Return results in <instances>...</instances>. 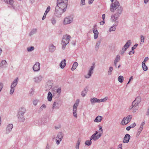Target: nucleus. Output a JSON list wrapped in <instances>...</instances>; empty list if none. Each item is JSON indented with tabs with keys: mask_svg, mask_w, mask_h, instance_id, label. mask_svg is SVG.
<instances>
[{
	"mask_svg": "<svg viewBox=\"0 0 149 149\" xmlns=\"http://www.w3.org/2000/svg\"><path fill=\"white\" fill-rule=\"evenodd\" d=\"M112 2L110 6V10L111 12H113L116 10V13L115 14L111 15V20L112 22L116 21L117 20L120 15L121 14L123 10V8L120 6V4L118 1L117 0H110Z\"/></svg>",
	"mask_w": 149,
	"mask_h": 149,
	"instance_id": "obj_1",
	"label": "nucleus"
},
{
	"mask_svg": "<svg viewBox=\"0 0 149 149\" xmlns=\"http://www.w3.org/2000/svg\"><path fill=\"white\" fill-rule=\"evenodd\" d=\"M139 106L138 104H137L135 103L134 102H133L132 103V105L130 106L129 108V111L132 110V112L133 113H135L138 111Z\"/></svg>",
	"mask_w": 149,
	"mask_h": 149,
	"instance_id": "obj_2",
	"label": "nucleus"
},
{
	"mask_svg": "<svg viewBox=\"0 0 149 149\" xmlns=\"http://www.w3.org/2000/svg\"><path fill=\"white\" fill-rule=\"evenodd\" d=\"M65 12L58 6H56L54 14L56 17H60L61 16L62 14Z\"/></svg>",
	"mask_w": 149,
	"mask_h": 149,
	"instance_id": "obj_3",
	"label": "nucleus"
},
{
	"mask_svg": "<svg viewBox=\"0 0 149 149\" xmlns=\"http://www.w3.org/2000/svg\"><path fill=\"white\" fill-rule=\"evenodd\" d=\"M68 5V3L57 2L56 6L65 11Z\"/></svg>",
	"mask_w": 149,
	"mask_h": 149,
	"instance_id": "obj_4",
	"label": "nucleus"
},
{
	"mask_svg": "<svg viewBox=\"0 0 149 149\" xmlns=\"http://www.w3.org/2000/svg\"><path fill=\"white\" fill-rule=\"evenodd\" d=\"M132 115H130L127 116V117H125L123 119L122 123H122V125H123L124 124L125 125L129 123L131 119H132Z\"/></svg>",
	"mask_w": 149,
	"mask_h": 149,
	"instance_id": "obj_5",
	"label": "nucleus"
},
{
	"mask_svg": "<svg viewBox=\"0 0 149 149\" xmlns=\"http://www.w3.org/2000/svg\"><path fill=\"white\" fill-rule=\"evenodd\" d=\"M95 63H93L92 64V65L91 66L88 73L85 76V78H88L91 76V74L93 73V70L95 68Z\"/></svg>",
	"mask_w": 149,
	"mask_h": 149,
	"instance_id": "obj_6",
	"label": "nucleus"
},
{
	"mask_svg": "<svg viewBox=\"0 0 149 149\" xmlns=\"http://www.w3.org/2000/svg\"><path fill=\"white\" fill-rule=\"evenodd\" d=\"M73 17L72 16H69L65 18L64 20V24H67L71 23L73 21Z\"/></svg>",
	"mask_w": 149,
	"mask_h": 149,
	"instance_id": "obj_7",
	"label": "nucleus"
},
{
	"mask_svg": "<svg viewBox=\"0 0 149 149\" xmlns=\"http://www.w3.org/2000/svg\"><path fill=\"white\" fill-rule=\"evenodd\" d=\"M70 38V35H66L64 36L62 40V43L67 44L69 42Z\"/></svg>",
	"mask_w": 149,
	"mask_h": 149,
	"instance_id": "obj_8",
	"label": "nucleus"
},
{
	"mask_svg": "<svg viewBox=\"0 0 149 149\" xmlns=\"http://www.w3.org/2000/svg\"><path fill=\"white\" fill-rule=\"evenodd\" d=\"M93 31L94 33V37L95 39H96L98 38L99 32L97 28L96 25L94 26L93 29Z\"/></svg>",
	"mask_w": 149,
	"mask_h": 149,
	"instance_id": "obj_9",
	"label": "nucleus"
},
{
	"mask_svg": "<svg viewBox=\"0 0 149 149\" xmlns=\"http://www.w3.org/2000/svg\"><path fill=\"white\" fill-rule=\"evenodd\" d=\"M98 133V132H96V133L93 134L91 137V138L90 139V140L93 139L94 140H96L98 139L101 136V133H99L97 135H96Z\"/></svg>",
	"mask_w": 149,
	"mask_h": 149,
	"instance_id": "obj_10",
	"label": "nucleus"
},
{
	"mask_svg": "<svg viewBox=\"0 0 149 149\" xmlns=\"http://www.w3.org/2000/svg\"><path fill=\"white\" fill-rule=\"evenodd\" d=\"M110 20H111V19H110ZM111 21L112 22H115V24H113V25L110 27V28L109 29V31L110 32H111L112 31H114L116 30V26H117L118 24V22L117 21V20H116V21L114 22H112L111 21Z\"/></svg>",
	"mask_w": 149,
	"mask_h": 149,
	"instance_id": "obj_11",
	"label": "nucleus"
},
{
	"mask_svg": "<svg viewBox=\"0 0 149 149\" xmlns=\"http://www.w3.org/2000/svg\"><path fill=\"white\" fill-rule=\"evenodd\" d=\"M40 64L38 62H36L33 66V68L34 71H38L40 69Z\"/></svg>",
	"mask_w": 149,
	"mask_h": 149,
	"instance_id": "obj_12",
	"label": "nucleus"
},
{
	"mask_svg": "<svg viewBox=\"0 0 149 149\" xmlns=\"http://www.w3.org/2000/svg\"><path fill=\"white\" fill-rule=\"evenodd\" d=\"M130 139V136L129 134H126L125 136L123 138V143H127L129 142Z\"/></svg>",
	"mask_w": 149,
	"mask_h": 149,
	"instance_id": "obj_13",
	"label": "nucleus"
},
{
	"mask_svg": "<svg viewBox=\"0 0 149 149\" xmlns=\"http://www.w3.org/2000/svg\"><path fill=\"white\" fill-rule=\"evenodd\" d=\"M79 100H77L75 103H74L73 106V111H76L77 107L78 106L79 103Z\"/></svg>",
	"mask_w": 149,
	"mask_h": 149,
	"instance_id": "obj_14",
	"label": "nucleus"
},
{
	"mask_svg": "<svg viewBox=\"0 0 149 149\" xmlns=\"http://www.w3.org/2000/svg\"><path fill=\"white\" fill-rule=\"evenodd\" d=\"M60 106V104H59L58 102L57 101H55L53 105L52 108L54 109H58Z\"/></svg>",
	"mask_w": 149,
	"mask_h": 149,
	"instance_id": "obj_15",
	"label": "nucleus"
},
{
	"mask_svg": "<svg viewBox=\"0 0 149 149\" xmlns=\"http://www.w3.org/2000/svg\"><path fill=\"white\" fill-rule=\"evenodd\" d=\"M17 116L18 117V120L19 122H24L25 118L23 116V115L18 114Z\"/></svg>",
	"mask_w": 149,
	"mask_h": 149,
	"instance_id": "obj_16",
	"label": "nucleus"
},
{
	"mask_svg": "<svg viewBox=\"0 0 149 149\" xmlns=\"http://www.w3.org/2000/svg\"><path fill=\"white\" fill-rule=\"evenodd\" d=\"M144 124H145L144 122H143V123H141V125L139 128L138 130V132L137 133V134L138 135H139L140 134L141 131L143 130V126Z\"/></svg>",
	"mask_w": 149,
	"mask_h": 149,
	"instance_id": "obj_17",
	"label": "nucleus"
},
{
	"mask_svg": "<svg viewBox=\"0 0 149 149\" xmlns=\"http://www.w3.org/2000/svg\"><path fill=\"white\" fill-rule=\"evenodd\" d=\"M13 127V125L12 124H10L8 125L7 127V130H6V133H9Z\"/></svg>",
	"mask_w": 149,
	"mask_h": 149,
	"instance_id": "obj_18",
	"label": "nucleus"
},
{
	"mask_svg": "<svg viewBox=\"0 0 149 149\" xmlns=\"http://www.w3.org/2000/svg\"><path fill=\"white\" fill-rule=\"evenodd\" d=\"M18 78L17 77L15 79L13 82L11 84V87L14 88L17 85V84L18 82Z\"/></svg>",
	"mask_w": 149,
	"mask_h": 149,
	"instance_id": "obj_19",
	"label": "nucleus"
},
{
	"mask_svg": "<svg viewBox=\"0 0 149 149\" xmlns=\"http://www.w3.org/2000/svg\"><path fill=\"white\" fill-rule=\"evenodd\" d=\"M56 49L55 46L52 44L50 45L49 47V50L51 52H53Z\"/></svg>",
	"mask_w": 149,
	"mask_h": 149,
	"instance_id": "obj_20",
	"label": "nucleus"
},
{
	"mask_svg": "<svg viewBox=\"0 0 149 149\" xmlns=\"http://www.w3.org/2000/svg\"><path fill=\"white\" fill-rule=\"evenodd\" d=\"M26 111V109L24 108H21L19 109V111L18 112L19 114L23 115Z\"/></svg>",
	"mask_w": 149,
	"mask_h": 149,
	"instance_id": "obj_21",
	"label": "nucleus"
},
{
	"mask_svg": "<svg viewBox=\"0 0 149 149\" xmlns=\"http://www.w3.org/2000/svg\"><path fill=\"white\" fill-rule=\"evenodd\" d=\"M141 100V97L139 96H138L136 98L135 100L133 102H134L135 103L139 105V103L140 102Z\"/></svg>",
	"mask_w": 149,
	"mask_h": 149,
	"instance_id": "obj_22",
	"label": "nucleus"
},
{
	"mask_svg": "<svg viewBox=\"0 0 149 149\" xmlns=\"http://www.w3.org/2000/svg\"><path fill=\"white\" fill-rule=\"evenodd\" d=\"M66 65V60H63L61 63L60 64V66L62 68H63Z\"/></svg>",
	"mask_w": 149,
	"mask_h": 149,
	"instance_id": "obj_23",
	"label": "nucleus"
},
{
	"mask_svg": "<svg viewBox=\"0 0 149 149\" xmlns=\"http://www.w3.org/2000/svg\"><path fill=\"white\" fill-rule=\"evenodd\" d=\"M42 78V76L40 75L38 77H35L34 78V81L36 82H39L41 81Z\"/></svg>",
	"mask_w": 149,
	"mask_h": 149,
	"instance_id": "obj_24",
	"label": "nucleus"
},
{
	"mask_svg": "<svg viewBox=\"0 0 149 149\" xmlns=\"http://www.w3.org/2000/svg\"><path fill=\"white\" fill-rule=\"evenodd\" d=\"M63 133L60 132L58 134L56 138L57 139H60V140H61L63 138Z\"/></svg>",
	"mask_w": 149,
	"mask_h": 149,
	"instance_id": "obj_25",
	"label": "nucleus"
},
{
	"mask_svg": "<svg viewBox=\"0 0 149 149\" xmlns=\"http://www.w3.org/2000/svg\"><path fill=\"white\" fill-rule=\"evenodd\" d=\"M52 95L50 92H49L48 94L47 99L49 101H51L52 99Z\"/></svg>",
	"mask_w": 149,
	"mask_h": 149,
	"instance_id": "obj_26",
	"label": "nucleus"
},
{
	"mask_svg": "<svg viewBox=\"0 0 149 149\" xmlns=\"http://www.w3.org/2000/svg\"><path fill=\"white\" fill-rule=\"evenodd\" d=\"M101 120L102 117L100 116H98L94 120V121L96 122H99L101 121Z\"/></svg>",
	"mask_w": 149,
	"mask_h": 149,
	"instance_id": "obj_27",
	"label": "nucleus"
},
{
	"mask_svg": "<svg viewBox=\"0 0 149 149\" xmlns=\"http://www.w3.org/2000/svg\"><path fill=\"white\" fill-rule=\"evenodd\" d=\"M132 42L130 40H128L127 41V42L124 45L125 47H126L128 48L130 46Z\"/></svg>",
	"mask_w": 149,
	"mask_h": 149,
	"instance_id": "obj_28",
	"label": "nucleus"
},
{
	"mask_svg": "<svg viewBox=\"0 0 149 149\" xmlns=\"http://www.w3.org/2000/svg\"><path fill=\"white\" fill-rule=\"evenodd\" d=\"M4 1L6 3L10 5H13L14 3L13 0H4Z\"/></svg>",
	"mask_w": 149,
	"mask_h": 149,
	"instance_id": "obj_29",
	"label": "nucleus"
},
{
	"mask_svg": "<svg viewBox=\"0 0 149 149\" xmlns=\"http://www.w3.org/2000/svg\"><path fill=\"white\" fill-rule=\"evenodd\" d=\"M78 65V64L77 62H75L73 65L72 67L71 68V70L72 71L74 70L75 69L77 68V66Z\"/></svg>",
	"mask_w": 149,
	"mask_h": 149,
	"instance_id": "obj_30",
	"label": "nucleus"
},
{
	"mask_svg": "<svg viewBox=\"0 0 149 149\" xmlns=\"http://www.w3.org/2000/svg\"><path fill=\"white\" fill-rule=\"evenodd\" d=\"M118 80L120 83H122L123 81L124 77L122 76H120L118 78Z\"/></svg>",
	"mask_w": 149,
	"mask_h": 149,
	"instance_id": "obj_31",
	"label": "nucleus"
},
{
	"mask_svg": "<svg viewBox=\"0 0 149 149\" xmlns=\"http://www.w3.org/2000/svg\"><path fill=\"white\" fill-rule=\"evenodd\" d=\"M142 67L143 68V70L145 71H146L148 70V68L147 66L146 65L145 63H142Z\"/></svg>",
	"mask_w": 149,
	"mask_h": 149,
	"instance_id": "obj_32",
	"label": "nucleus"
},
{
	"mask_svg": "<svg viewBox=\"0 0 149 149\" xmlns=\"http://www.w3.org/2000/svg\"><path fill=\"white\" fill-rule=\"evenodd\" d=\"M120 59V57L119 55H117L115 59V60L114 62L118 63V62Z\"/></svg>",
	"mask_w": 149,
	"mask_h": 149,
	"instance_id": "obj_33",
	"label": "nucleus"
},
{
	"mask_svg": "<svg viewBox=\"0 0 149 149\" xmlns=\"http://www.w3.org/2000/svg\"><path fill=\"white\" fill-rule=\"evenodd\" d=\"M86 89V88H85L84 90L82 91L81 92V95L83 97H84L87 93V91Z\"/></svg>",
	"mask_w": 149,
	"mask_h": 149,
	"instance_id": "obj_34",
	"label": "nucleus"
},
{
	"mask_svg": "<svg viewBox=\"0 0 149 149\" xmlns=\"http://www.w3.org/2000/svg\"><path fill=\"white\" fill-rule=\"evenodd\" d=\"M101 41H99L98 42L96 43L95 46V48L96 49H98L99 47V46L100 44Z\"/></svg>",
	"mask_w": 149,
	"mask_h": 149,
	"instance_id": "obj_35",
	"label": "nucleus"
},
{
	"mask_svg": "<svg viewBox=\"0 0 149 149\" xmlns=\"http://www.w3.org/2000/svg\"><path fill=\"white\" fill-rule=\"evenodd\" d=\"M91 140L86 141L85 142V144L88 146L91 145L92 143Z\"/></svg>",
	"mask_w": 149,
	"mask_h": 149,
	"instance_id": "obj_36",
	"label": "nucleus"
},
{
	"mask_svg": "<svg viewBox=\"0 0 149 149\" xmlns=\"http://www.w3.org/2000/svg\"><path fill=\"white\" fill-rule=\"evenodd\" d=\"M7 63V62L5 60H3L1 62L0 64L1 66H3L4 65H6Z\"/></svg>",
	"mask_w": 149,
	"mask_h": 149,
	"instance_id": "obj_37",
	"label": "nucleus"
},
{
	"mask_svg": "<svg viewBox=\"0 0 149 149\" xmlns=\"http://www.w3.org/2000/svg\"><path fill=\"white\" fill-rule=\"evenodd\" d=\"M113 70V68L111 66L109 67V71L108 72V75H110L111 74V72L112 71V70Z\"/></svg>",
	"mask_w": 149,
	"mask_h": 149,
	"instance_id": "obj_38",
	"label": "nucleus"
},
{
	"mask_svg": "<svg viewBox=\"0 0 149 149\" xmlns=\"http://www.w3.org/2000/svg\"><path fill=\"white\" fill-rule=\"evenodd\" d=\"M37 31V30L36 29H34L32 30V31L30 32L29 35L31 36V35L34 34L36 33Z\"/></svg>",
	"mask_w": 149,
	"mask_h": 149,
	"instance_id": "obj_39",
	"label": "nucleus"
},
{
	"mask_svg": "<svg viewBox=\"0 0 149 149\" xmlns=\"http://www.w3.org/2000/svg\"><path fill=\"white\" fill-rule=\"evenodd\" d=\"M34 47L32 46L30 47H28L27 48V50L29 52H31L34 50Z\"/></svg>",
	"mask_w": 149,
	"mask_h": 149,
	"instance_id": "obj_40",
	"label": "nucleus"
},
{
	"mask_svg": "<svg viewBox=\"0 0 149 149\" xmlns=\"http://www.w3.org/2000/svg\"><path fill=\"white\" fill-rule=\"evenodd\" d=\"M141 42L140 44H143L144 42V37L143 35H141Z\"/></svg>",
	"mask_w": 149,
	"mask_h": 149,
	"instance_id": "obj_41",
	"label": "nucleus"
},
{
	"mask_svg": "<svg viewBox=\"0 0 149 149\" xmlns=\"http://www.w3.org/2000/svg\"><path fill=\"white\" fill-rule=\"evenodd\" d=\"M51 22L53 25L55 24L56 23V20L54 18H53L51 20Z\"/></svg>",
	"mask_w": 149,
	"mask_h": 149,
	"instance_id": "obj_42",
	"label": "nucleus"
},
{
	"mask_svg": "<svg viewBox=\"0 0 149 149\" xmlns=\"http://www.w3.org/2000/svg\"><path fill=\"white\" fill-rule=\"evenodd\" d=\"M138 45V44L136 43L133 47H132V51H134V49L136 48V47Z\"/></svg>",
	"mask_w": 149,
	"mask_h": 149,
	"instance_id": "obj_43",
	"label": "nucleus"
},
{
	"mask_svg": "<svg viewBox=\"0 0 149 149\" xmlns=\"http://www.w3.org/2000/svg\"><path fill=\"white\" fill-rule=\"evenodd\" d=\"M14 91V88L12 87H11V89H10V94H12L13 93Z\"/></svg>",
	"mask_w": 149,
	"mask_h": 149,
	"instance_id": "obj_44",
	"label": "nucleus"
},
{
	"mask_svg": "<svg viewBox=\"0 0 149 149\" xmlns=\"http://www.w3.org/2000/svg\"><path fill=\"white\" fill-rule=\"evenodd\" d=\"M96 98H93L91 100V102L92 103H93L94 102H96Z\"/></svg>",
	"mask_w": 149,
	"mask_h": 149,
	"instance_id": "obj_45",
	"label": "nucleus"
},
{
	"mask_svg": "<svg viewBox=\"0 0 149 149\" xmlns=\"http://www.w3.org/2000/svg\"><path fill=\"white\" fill-rule=\"evenodd\" d=\"M57 2L68 3V0H58Z\"/></svg>",
	"mask_w": 149,
	"mask_h": 149,
	"instance_id": "obj_46",
	"label": "nucleus"
},
{
	"mask_svg": "<svg viewBox=\"0 0 149 149\" xmlns=\"http://www.w3.org/2000/svg\"><path fill=\"white\" fill-rule=\"evenodd\" d=\"M50 6H48L47 7V9L45 11V13H47L50 11Z\"/></svg>",
	"mask_w": 149,
	"mask_h": 149,
	"instance_id": "obj_47",
	"label": "nucleus"
},
{
	"mask_svg": "<svg viewBox=\"0 0 149 149\" xmlns=\"http://www.w3.org/2000/svg\"><path fill=\"white\" fill-rule=\"evenodd\" d=\"M127 48H127L126 47H125V45H124V46H123V48L122 49V52H123V53H124L125 51L126 50V49Z\"/></svg>",
	"mask_w": 149,
	"mask_h": 149,
	"instance_id": "obj_48",
	"label": "nucleus"
},
{
	"mask_svg": "<svg viewBox=\"0 0 149 149\" xmlns=\"http://www.w3.org/2000/svg\"><path fill=\"white\" fill-rule=\"evenodd\" d=\"M46 106L45 104H43L40 107V109H42V110H43V108H46Z\"/></svg>",
	"mask_w": 149,
	"mask_h": 149,
	"instance_id": "obj_49",
	"label": "nucleus"
},
{
	"mask_svg": "<svg viewBox=\"0 0 149 149\" xmlns=\"http://www.w3.org/2000/svg\"><path fill=\"white\" fill-rule=\"evenodd\" d=\"M136 124L135 123H134L133 124H132L130 126L131 128H133L136 126Z\"/></svg>",
	"mask_w": 149,
	"mask_h": 149,
	"instance_id": "obj_50",
	"label": "nucleus"
},
{
	"mask_svg": "<svg viewBox=\"0 0 149 149\" xmlns=\"http://www.w3.org/2000/svg\"><path fill=\"white\" fill-rule=\"evenodd\" d=\"M148 59L149 58L148 57H145L143 61V62L142 63H145L146 62V61L148 60Z\"/></svg>",
	"mask_w": 149,
	"mask_h": 149,
	"instance_id": "obj_51",
	"label": "nucleus"
},
{
	"mask_svg": "<svg viewBox=\"0 0 149 149\" xmlns=\"http://www.w3.org/2000/svg\"><path fill=\"white\" fill-rule=\"evenodd\" d=\"M3 86V84L1 83H0V92L1 91Z\"/></svg>",
	"mask_w": 149,
	"mask_h": 149,
	"instance_id": "obj_52",
	"label": "nucleus"
},
{
	"mask_svg": "<svg viewBox=\"0 0 149 149\" xmlns=\"http://www.w3.org/2000/svg\"><path fill=\"white\" fill-rule=\"evenodd\" d=\"M109 99V98L107 96L105 97L104 98H103V102H106Z\"/></svg>",
	"mask_w": 149,
	"mask_h": 149,
	"instance_id": "obj_53",
	"label": "nucleus"
},
{
	"mask_svg": "<svg viewBox=\"0 0 149 149\" xmlns=\"http://www.w3.org/2000/svg\"><path fill=\"white\" fill-rule=\"evenodd\" d=\"M62 44L63 45L62 49H63L64 50L65 48V46L67 44H65V43H62Z\"/></svg>",
	"mask_w": 149,
	"mask_h": 149,
	"instance_id": "obj_54",
	"label": "nucleus"
},
{
	"mask_svg": "<svg viewBox=\"0 0 149 149\" xmlns=\"http://www.w3.org/2000/svg\"><path fill=\"white\" fill-rule=\"evenodd\" d=\"M73 116L74 117H75L76 118L77 117V113L76 111H73Z\"/></svg>",
	"mask_w": 149,
	"mask_h": 149,
	"instance_id": "obj_55",
	"label": "nucleus"
},
{
	"mask_svg": "<svg viewBox=\"0 0 149 149\" xmlns=\"http://www.w3.org/2000/svg\"><path fill=\"white\" fill-rule=\"evenodd\" d=\"M118 149H122V145L121 144H119L118 146Z\"/></svg>",
	"mask_w": 149,
	"mask_h": 149,
	"instance_id": "obj_56",
	"label": "nucleus"
},
{
	"mask_svg": "<svg viewBox=\"0 0 149 149\" xmlns=\"http://www.w3.org/2000/svg\"><path fill=\"white\" fill-rule=\"evenodd\" d=\"M96 102H101L102 101V99H101L100 100L97 99L96 98Z\"/></svg>",
	"mask_w": 149,
	"mask_h": 149,
	"instance_id": "obj_57",
	"label": "nucleus"
},
{
	"mask_svg": "<svg viewBox=\"0 0 149 149\" xmlns=\"http://www.w3.org/2000/svg\"><path fill=\"white\" fill-rule=\"evenodd\" d=\"M47 14V13H45V12L42 19V20H44Z\"/></svg>",
	"mask_w": 149,
	"mask_h": 149,
	"instance_id": "obj_58",
	"label": "nucleus"
},
{
	"mask_svg": "<svg viewBox=\"0 0 149 149\" xmlns=\"http://www.w3.org/2000/svg\"><path fill=\"white\" fill-rule=\"evenodd\" d=\"M61 140H60V139H56V143L57 144H59L60 143V141H61Z\"/></svg>",
	"mask_w": 149,
	"mask_h": 149,
	"instance_id": "obj_59",
	"label": "nucleus"
},
{
	"mask_svg": "<svg viewBox=\"0 0 149 149\" xmlns=\"http://www.w3.org/2000/svg\"><path fill=\"white\" fill-rule=\"evenodd\" d=\"M134 51H130L129 52V54L130 55L131 54H134Z\"/></svg>",
	"mask_w": 149,
	"mask_h": 149,
	"instance_id": "obj_60",
	"label": "nucleus"
},
{
	"mask_svg": "<svg viewBox=\"0 0 149 149\" xmlns=\"http://www.w3.org/2000/svg\"><path fill=\"white\" fill-rule=\"evenodd\" d=\"M133 79V77L132 76L131 77H130V78L129 80V81L128 82V83L127 84V85L128 84L130 81H131V80Z\"/></svg>",
	"mask_w": 149,
	"mask_h": 149,
	"instance_id": "obj_61",
	"label": "nucleus"
},
{
	"mask_svg": "<svg viewBox=\"0 0 149 149\" xmlns=\"http://www.w3.org/2000/svg\"><path fill=\"white\" fill-rule=\"evenodd\" d=\"M79 143H77L75 147L76 149H78L79 148Z\"/></svg>",
	"mask_w": 149,
	"mask_h": 149,
	"instance_id": "obj_62",
	"label": "nucleus"
},
{
	"mask_svg": "<svg viewBox=\"0 0 149 149\" xmlns=\"http://www.w3.org/2000/svg\"><path fill=\"white\" fill-rule=\"evenodd\" d=\"M57 92L58 94H59L61 92V89L60 88H59L57 90Z\"/></svg>",
	"mask_w": 149,
	"mask_h": 149,
	"instance_id": "obj_63",
	"label": "nucleus"
},
{
	"mask_svg": "<svg viewBox=\"0 0 149 149\" xmlns=\"http://www.w3.org/2000/svg\"><path fill=\"white\" fill-rule=\"evenodd\" d=\"M85 0H81V4L82 5H84L85 4Z\"/></svg>",
	"mask_w": 149,
	"mask_h": 149,
	"instance_id": "obj_64",
	"label": "nucleus"
}]
</instances>
